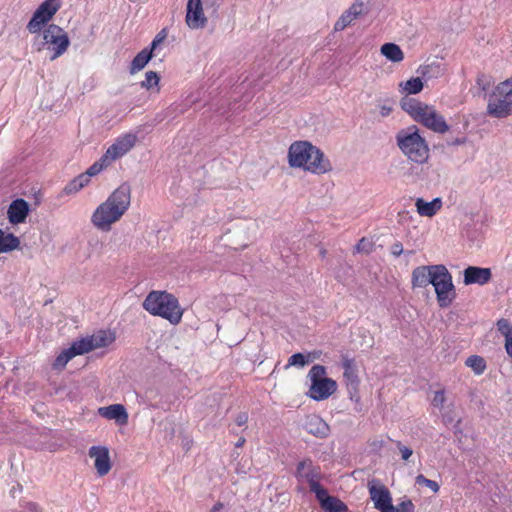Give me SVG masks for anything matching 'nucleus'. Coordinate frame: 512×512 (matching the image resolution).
<instances>
[{
    "label": "nucleus",
    "instance_id": "f257e3e1",
    "mask_svg": "<svg viewBox=\"0 0 512 512\" xmlns=\"http://www.w3.org/2000/svg\"><path fill=\"white\" fill-rule=\"evenodd\" d=\"M131 202V186L129 183H122L101 203L93 212L92 224L101 231L108 232L111 225L117 222L128 210Z\"/></svg>",
    "mask_w": 512,
    "mask_h": 512
},
{
    "label": "nucleus",
    "instance_id": "f03ea898",
    "mask_svg": "<svg viewBox=\"0 0 512 512\" xmlns=\"http://www.w3.org/2000/svg\"><path fill=\"white\" fill-rule=\"evenodd\" d=\"M291 167L304 168L315 174H324L332 170L330 161L324 153L308 141H296L288 151Z\"/></svg>",
    "mask_w": 512,
    "mask_h": 512
},
{
    "label": "nucleus",
    "instance_id": "7ed1b4c3",
    "mask_svg": "<svg viewBox=\"0 0 512 512\" xmlns=\"http://www.w3.org/2000/svg\"><path fill=\"white\" fill-rule=\"evenodd\" d=\"M142 306L151 315L160 316L173 325L180 323L182 319L183 310L178 299L166 291H151Z\"/></svg>",
    "mask_w": 512,
    "mask_h": 512
},
{
    "label": "nucleus",
    "instance_id": "20e7f679",
    "mask_svg": "<svg viewBox=\"0 0 512 512\" xmlns=\"http://www.w3.org/2000/svg\"><path fill=\"white\" fill-rule=\"evenodd\" d=\"M399 149L415 163H425L429 158V148L425 139L419 134L417 126L412 125L400 130L396 135Z\"/></svg>",
    "mask_w": 512,
    "mask_h": 512
},
{
    "label": "nucleus",
    "instance_id": "39448f33",
    "mask_svg": "<svg viewBox=\"0 0 512 512\" xmlns=\"http://www.w3.org/2000/svg\"><path fill=\"white\" fill-rule=\"evenodd\" d=\"M487 114L497 119L512 115V77L494 88L489 96Z\"/></svg>",
    "mask_w": 512,
    "mask_h": 512
},
{
    "label": "nucleus",
    "instance_id": "423d86ee",
    "mask_svg": "<svg viewBox=\"0 0 512 512\" xmlns=\"http://www.w3.org/2000/svg\"><path fill=\"white\" fill-rule=\"evenodd\" d=\"M326 367L316 364L312 366L308 376L311 380L308 395L316 401L329 398L337 390V383L332 378L325 377Z\"/></svg>",
    "mask_w": 512,
    "mask_h": 512
},
{
    "label": "nucleus",
    "instance_id": "0eeeda50",
    "mask_svg": "<svg viewBox=\"0 0 512 512\" xmlns=\"http://www.w3.org/2000/svg\"><path fill=\"white\" fill-rule=\"evenodd\" d=\"M436 270V281L433 282L438 304L441 308L450 306L456 297L452 275L445 265L438 264L432 267Z\"/></svg>",
    "mask_w": 512,
    "mask_h": 512
},
{
    "label": "nucleus",
    "instance_id": "6e6552de",
    "mask_svg": "<svg viewBox=\"0 0 512 512\" xmlns=\"http://www.w3.org/2000/svg\"><path fill=\"white\" fill-rule=\"evenodd\" d=\"M35 43L39 51H49L53 61L67 50L70 40L67 34H38Z\"/></svg>",
    "mask_w": 512,
    "mask_h": 512
},
{
    "label": "nucleus",
    "instance_id": "1a4fd4ad",
    "mask_svg": "<svg viewBox=\"0 0 512 512\" xmlns=\"http://www.w3.org/2000/svg\"><path fill=\"white\" fill-rule=\"evenodd\" d=\"M60 0H45L34 12L27 28L29 32H40L60 9Z\"/></svg>",
    "mask_w": 512,
    "mask_h": 512
},
{
    "label": "nucleus",
    "instance_id": "9d476101",
    "mask_svg": "<svg viewBox=\"0 0 512 512\" xmlns=\"http://www.w3.org/2000/svg\"><path fill=\"white\" fill-rule=\"evenodd\" d=\"M370 0H356L346 11L342 13L334 25V32H340L351 26L355 20L367 14Z\"/></svg>",
    "mask_w": 512,
    "mask_h": 512
},
{
    "label": "nucleus",
    "instance_id": "9b49d317",
    "mask_svg": "<svg viewBox=\"0 0 512 512\" xmlns=\"http://www.w3.org/2000/svg\"><path fill=\"white\" fill-rule=\"evenodd\" d=\"M342 368L344 370L343 377L345 379L347 389L351 400H359L358 390L360 380L357 374V367L354 358H350L347 354L341 356Z\"/></svg>",
    "mask_w": 512,
    "mask_h": 512
},
{
    "label": "nucleus",
    "instance_id": "f8f14e48",
    "mask_svg": "<svg viewBox=\"0 0 512 512\" xmlns=\"http://www.w3.org/2000/svg\"><path fill=\"white\" fill-rule=\"evenodd\" d=\"M370 498L380 512H394L392 497L388 488L382 484L369 486Z\"/></svg>",
    "mask_w": 512,
    "mask_h": 512
},
{
    "label": "nucleus",
    "instance_id": "ddd939ff",
    "mask_svg": "<svg viewBox=\"0 0 512 512\" xmlns=\"http://www.w3.org/2000/svg\"><path fill=\"white\" fill-rule=\"evenodd\" d=\"M167 34H157L149 47L141 50L132 60L130 65V73L133 74L142 70L147 63L152 59L153 52L156 48L166 39Z\"/></svg>",
    "mask_w": 512,
    "mask_h": 512
},
{
    "label": "nucleus",
    "instance_id": "4468645a",
    "mask_svg": "<svg viewBox=\"0 0 512 512\" xmlns=\"http://www.w3.org/2000/svg\"><path fill=\"white\" fill-rule=\"evenodd\" d=\"M88 455L94 459L95 469L99 476H105L111 470L112 464L109 456V449L106 446H92Z\"/></svg>",
    "mask_w": 512,
    "mask_h": 512
},
{
    "label": "nucleus",
    "instance_id": "2eb2a0df",
    "mask_svg": "<svg viewBox=\"0 0 512 512\" xmlns=\"http://www.w3.org/2000/svg\"><path fill=\"white\" fill-rule=\"evenodd\" d=\"M137 136L134 134H125L118 138L105 152L106 158H110L112 161L122 157L128 151H130L136 144Z\"/></svg>",
    "mask_w": 512,
    "mask_h": 512
},
{
    "label": "nucleus",
    "instance_id": "dca6fc26",
    "mask_svg": "<svg viewBox=\"0 0 512 512\" xmlns=\"http://www.w3.org/2000/svg\"><path fill=\"white\" fill-rule=\"evenodd\" d=\"M417 122L421 123L425 127L431 129L437 133H445L449 127L440 114H438L433 108L429 107V110H425L418 118Z\"/></svg>",
    "mask_w": 512,
    "mask_h": 512
},
{
    "label": "nucleus",
    "instance_id": "f3484780",
    "mask_svg": "<svg viewBox=\"0 0 512 512\" xmlns=\"http://www.w3.org/2000/svg\"><path fill=\"white\" fill-rule=\"evenodd\" d=\"M463 276V282L465 285H485L491 281L492 272L490 268L468 266L464 269Z\"/></svg>",
    "mask_w": 512,
    "mask_h": 512
},
{
    "label": "nucleus",
    "instance_id": "a211bd4d",
    "mask_svg": "<svg viewBox=\"0 0 512 512\" xmlns=\"http://www.w3.org/2000/svg\"><path fill=\"white\" fill-rule=\"evenodd\" d=\"M30 212L29 203L22 199L17 198L11 202L8 207L7 217L11 224L17 225L25 222Z\"/></svg>",
    "mask_w": 512,
    "mask_h": 512
},
{
    "label": "nucleus",
    "instance_id": "6ab92c4d",
    "mask_svg": "<svg viewBox=\"0 0 512 512\" xmlns=\"http://www.w3.org/2000/svg\"><path fill=\"white\" fill-rule=\"evenodd\" d=\"M434 265L418 266L412 271V287L425 288L436 281V270L431 268Z\"/></svg>",
    "mask_w": 512,
    "mask_h": 512
},
{
    "label": "nucleus",
    "instance_id": "aec40b11",
    "mask_svg": "<svg viewBox=\"0 0 512 512\" xmlns=\"http://www.w3.org/2000/svg\"><path fill=\"white\" fill-rule=\"evenodd\" d=\"M206 21L201 0H188L186 22L191 29L201 28Z\"/></svg>",
    "mask_w": 512,
    "mask_h": 512
},
{
    "label": "nucleus",
    "instance_id": "412c9836",
    "mask_svg": "<svg viewBox=\"0 0 512 512\" xmlns=\"http://www.w3.org/2000/svg\"><path fill=\"white\" fill-rule=\"evenodd\" d=\"M98 414L106 419L115 420L119 425H125L128 422V413L122 404L100 407Z\"/></svg>",
    "mask_w": 512,
    "mask_h": 512
},
{
    "label": "nucleus",
    "instance_id": "4be33fe9",
    "mask_svg": "<svg viewBox=\"0 0 512 512\" xmlns=\"http://www.w3.org/2000/svg\"><path fill=\"white\" fill-rule=\"evenodd\" d=\"M320 507L325 512H347V505L336 496H331L328 491H324L322 495L316 497Z\"/></svg>",
    "mask_w": 512,
    "mask_h": 512
},
{
    "label": "nucleus",
    "instance_id": "5701e85b",
    "mask_svg": "<svg viewBox=\"0 0 512 512\" xmlns=\"http://www.w3.org/2000/svg\"><path fill=\"white\" fill-rule=\"evenodd\" d=\"M305 429L309 434L318 438H326L330 433L329 425L316 415L307 418Z\"/></svg>",
    "mask_w": 512,
    "mask_h": 512
},
{
    "label": "nucleus",
    "instance_id": "b1692460",
    "mask_svg": "<svg viewBox=\"0 0 512 512\" xmlns=\"http://www.w3.org/2000/svg\"><path fill=\"white\" fill-rule=\"evenodd\" d=\"M401 108L407 112L415 121L421 116L425 110H429V106L414 98L405 96L400 101Z\"/></svg>",
    "mask_w": 512,
    "mask_h": 512
},
{
    "label": "nucleus",
    "instance_id": "393cba45",
    "mask_svg": "<svg viewBox=\"0 0 512 512\" xmlns=\"http://www.w3.org/2000/svg\"><path fill=\"white\" fill-rule=\"evenodd\" d=\"M320 468L316 466H312L309 468L306 472H303L299 478H305L306 481L309 484L310 491L315 493V496L322 495L324 491L327 489L324 488L319 482L318 479H320Z\"/></svg>",
    "mask_w": 512,
    "mask_h": 512
},
{
    "label": "nucleus",
    "instance_id": "a878e982",
    "mask_svg": "<svg viewBox=\"0 0 512 512\" xmlns=\"http://www.w3.org/2000/svg\"><path fill=\"white\" fill-rule=\"evenodd\" d=\"M415 205L417 212L421 216L432 217L437 213L438 210L441 209L442 201L440 198H435L430 202H426L422 198H418Z\"/></svg>",
    "mask_w": 512,
    "mask_h": 512
},
{
    "label": "nucleus",
    "instance_id": "bb28decb",
    "mask_svg": "<svg viewBox=\"0 0 512 512\" xmlns=\"http://www.w3.org/2000/svg\"><path fill=\"white\" fill-rule=\"evenodd\" d=\"M20 246V239L13 233H5L0 229V253H8Z\"/></svg>",
    "mask_w": 512,
    "mask_h": 512
},
{
    "label": "nucleus",
    "instance_id": "cd10ccee",
    "mask_svg": "<svg viewBox=\"0 0 512 512\" xmlns=\"http://www.w3.org/2000/svg\"><path fill=\"white\" fill-rule=\"evenodd\" d=\"M381 54L392 62H400L404 58L401 48L395 43H385L381 46Z\"/></svg>",
    "mask_w": 512,
    "mask_h": 512
},
{
    "label": "nucleus",
    "instance_id": "c85d7f7f",
    "mask_svg": "<svg viewBox=\"0 0 512 512\" xmlns=\"http://www.w3.org/2000/svg\"><path fill=\"white\" fill-rule=\"evenodd\" d=\"M89 339L91 341L92 350L107 347L114 341V337L111 334H107L105 331H99L90 336Z\"/></svg>",
    "mask_w": 512,
    "mask_h": 512
},
{
    "label": "nucleus",
    "instance_id": "c756f323",
    "mask_svg": "<svg viewBox=\"0 0 512 512\" xmlns=\"http://www.w3.org/2000/svg\"><path fill=\"white\" fill-rule=\"evenodd\" d=\"M399 86L407 95H409L421 92L424 85L420 77H415L407 80L406 82H401Z\"/></svg>",
    "mask_w": 512,
    "mask_h": 512
},
{
    "label": "nucleus",
    "instance_id": "7c9ffc66",
    "mask_svg": "<svg viewBox=\"0 0 512 512\" xmlns=\"http://www.w3.org/2000/svg\"><path fill=\"white\" fill-rule=\"evenodd\" d=\"M465 364L470 367L477 375H481L486 369L485 359L478 355L469 356L466 359Z\"/></svg>",
    "mask_w": 512,
    "mask_h": 512
},
{
    "label": "nucleus",
    "instance_id": "2f4dec72",
    "mask_svg": "<svg viewBox=\"0 0 512 512\" xmlns=\"http://www.w3.org/2000/svg\"><path fill=\"white\" fill-rule=\"evenodd\" d=\"M75 356L71 347L64 349L54 360L53 368L56 370L64 369L67 363Z\"/></svg>",
    "mask_w": 512,
    "mask_h": 512
},
{
    "label": "nucleus",
    "instance_id": "473e14b6",
    "mask_svg": "<svg viewBox=\"0 0 512 512\" xmlns=\"http://www.w3.org/2000/svg\"><path fill=\"white\" fill-rule=\"evenodd\" d=\"M70 347L72 348L76 356L92 351L91 341L89 337L74 341Z\"/></svg>",
    "mask_w": 512,
    "mask_h": 512
},
{
    "label": "nucleus",
    "instance_id": "72a5a7b5",
    "mask_svg": "<svg viewBox=\"0 0 512 512\" xmlns=\"http://www.w3.org/2000/svg\"><path fill=\"white\" fill-rule=\"evenodd\" d=\"M113 161L110 158H106V153L95 163H93L88 169L87 174L92 177L99 174L104 168L108 167Z\"/></svg>",
    "mask_w": 512,
    "mask_h": 512
},
{
    "label": "nucleus",
    "instance_id": "f704fd0d",
    "mask_svg": "<svg viewBox=\"0 0 512 512\" xmlns=\"http://www.w3.org/2000/svg\"><path fill=\"white\" fill-rule=\"evenodd\" d=\"M417 72L422 76V78L431 79L433 77H437L440 74L441 69L439 64L432 63L420 66Z\"/></svg>",
    "mask_w": 512,
    "mask_h": 512
},
{
    "label": "nucleus",
    "instance_id": "c9c22d12",
    "mask_svg": "<svg viewBox=\"0 0 512 512\" xmlns=\"http://www.w3.org/2000/svg\"><path fill=\"white\" fill-rule=\"evenodd\" d=\"M493 83L494 80L492 76L485 73H479L477 75L476 84L482 92L486 93Z\"/></svg>",
    "mask_w": 512,
    "mask_h": 512
},
{
    "label": "nucleus",
    "instance_id": "e433bc0d",
    "mask_svg": "<svg viewBox=\"0 0 512 512\" xmlns=\"http://www.w3.org/2000/svg\"><path fill=\"white\" fill-rule=\"evenodd\" d=\"M415 482L418 485H424V486L428 487L434 493L438 492L439 489H440V487H439V485H438V483L436 481L430 480V479L426 478L422 474H419V475L416 476Z\"/></svg>",
    "mask_w": 512,
    "mask_h": 512
},
{
    "label": "nucleus",
    "instance_id": "4c0bfd02",
    "mask_svg": "<svg viewBox=\"0 0 512 512\" xmlns=\"http://www.w3.org/2000/svg\"><path fill=\"white\" fill-rule=\"evenodd\" d=\"M354 251L356 253L369 254L373 251V243L371 241H369L368 239H366L365 237H363L355 245Z\"/></svg>",
    "mask_w": 512,
    "mask_h": 512
},
{
    "label": "nucleus",
    "instance_id": "58836bf2",
    "mask_svg": "<svg viewBox=\"0 0 512 512\" xmlns=\"http://www.w3.org/2000/svg\"><path fill=\"white\" fill-rule=\"evenodd\" d=\"M159 79L160 78L156 72L148 71L145 74V80L141 82V87L150 89L158 84Z\"/></svg>",
    "mask_w": 512,
    "mask_h": 512
},
{
    "label": "nucleus",
    "instance_id": "ea45409f",
    "mask_svg": "<svg viewBox=\"0 0 512 512\" xmlns=\"http://www.w3.org/2000/svg\"><path fill=\"white\" fill-rule=\"evenodd\" d=\"M497 329L498 331L505 336L507 339L508 337H512V325L507 319L501 318L497 321Z\"/></svg>",
    "mask_w": 512,
    "mask_h": 512
},
{
    "label": "nucleus",
    "instance_id": "a19ab883",
    "mask_svg": "<svg viewBox=\"0 0 512 512\" xmlns=\"http://www.w3.org/2000/svg\"><path fill=\"white\" fill-rule=\"evenodd\" d=\"M308 363L305 355L302 353H295L288 359V366H300L303 367Z\"/></svg>",
    "mask_w": 512,
    "mask_h": 512
},
{
    "label": "nucleus",
    "instance_id": "79ce46f5",
    "mask_svg": "<svg viewBox=\"0 0 512 512\" xmlns=\"http://www.w3.org/2000/svg\"><path fill=\"white\" fill-rule=\"evenodd\" d=\"M271 501L278 504L280 508H284L290 503V494L288 492L277 493L274 498H271Z\"/></svg>",
    "mask_w": 512,
    "mask_h": 512
},
{
    "label": "nucleus",
    "instance_id": "37998d69",
    "mask_svg": "<svg viewBox=\"0 0 512 512\" xmlns=\"http://www.w3.org/2000/svg\"><path fill=\"white\" fill-rule=\"evenodd\" d=\"M313 466V462L310 458L303 459L297 464L295 476L299 478L303 472H306L309 468Z\"/></svg>",
    "mask_w": 512,
    "mask_h": 512
},
{
    "label": "nucleus",
    "instance_id": "c03bdc74",
    "mask_svg": "<svg viewBox=\"0 0 512 512\" xmlns=\"http://www.w3.org/2000/svg\"><path fill=\"white\" fill-rule=\"evenodd\" d=\"M81 184L82 183H79L77 178L75 177L64 187L63 192L68 195L76 193L82 189Z\"/></svg>",
    "mask_w": 512,
    "mask_h": 512
},
{
    "label": "nucleus",
    "instance_id": "a18cd8bd",
    "mask_svg": "<svg viewBox=\"0 0 512 512\" xmlns=\"http://www.w3.org/2000/svg\"><path fill=\"white\" fill-rule=\"evenodd\" d=\"M394 512H414L415 506L410 499L402 501L398 506H394Z\"/></svg>",
    "mask_w": 512,
    "mask_h": 512
},
{
    "label": "nucleus",
    "instance_id": "49530a36",
    "mask_svg": "<svg viewBox=\"0 0 512 512\" xmlns=\"http://www.w3.org/2000/svg\"><path fill=\"white\" fill-rule=\"evenodd\" d=\"M446 401L445 392L444 390H438L434 394V398L432 400V404L435 407L443 408V405Z\"/></svg>",
    "mask_w": 512,
    "mask_h": 512
},
{
    "label": "nucleus",
    "instance_id": "de8ad7c7",
    "mask_svg": "<svg viewBox=\"0 0 512 512\" xmlns=\"http://www.w3.org/2000/svg\"><path fill=\"white\" fill-rule=\"evenodd\" d=\"M396 446L399 449L401 457L404 461H407L412 456V449L403 445L400 441H396Z\"/></svg>",
    "mask_w": 512,
    "mask_h": 512
},
{
    "label": "nucleus",
    "instance_id": "09e8293b",
    "mask_svg": "<svg viewBox=\"0 0 512 512\" xmlns=\"http://www.w3.org/2000/svg\"><path fill=\"white\" fill-rule=\"evenodd\" d=\"M402 253H403V246H402V243H401V242H395V243L391 246V254H392V255H394L395 257H398V256H400Z\"/></svg>",
    "mask_w": 512,
    "mask_h": 512
},
{
    "label": "nucleus",
    "instance_id": "8fccbe9b",
    "mask_svg": "<svg viewBox=\"0 0 512 512\" xmlns=\"http://www.w3.org/2000/svg\"><path fill=\"white\" fill-rule=\"evenodd\" d=\"M249 240V236L247 233H244L243 235V242H235L233 240H229L230 243L234 246V249H238V247L245 248L248 246L247 241Z\"/></svg>",
    "mask_w": 512,
    "mask_h": 512
},
{
    "label": "nucleus",
    "instance_id": "3c124183",
    "mask_svg": "<svg viewBox=\"0 0 512 512\" xmlns=\"http://www.w3.org/2000/svg\"><path fill=\"white\" fill-rule=\"evenodd\" d=\"M77 180L79 183H82L81 184V188L85 187L86 185H88V183L90 182V176L87 174V172L85 173H82L78 176H76Z\"/></svg>",
    "mask_w": 512,
    "mask_h": 512
},
{
    "label": "nucleus",
    "instance_id": "603ef678",
    "mask_svg": "<svg viewBox=\"0 0 512 512\" xmlns=\"http://www.w3.org/2000/svg\"><path fill=\"white\" fill-rule=\"evenodd\" d=\"M454 420L455 417L452 411H447L442 415V421L445 425L451 424Z\"/></svg>",
    "mask_w": 512,
    "mask_h": 512
},
{
    "label": "nucleus",
    "instance_id": "864d4df0",
    "mask_svg": "<svg viewBox=\"0 0 512 512\" xmlns=\"http://www.w3.org/2000/svg\"><path fill=\"white\" fill-rule=\"evenodd\" d=\"M248 421V415L245 412L239 413L235 419V422L238 426H243Z\"/></svg>",
    "mask_w": 512,
    "mask_h": 512
},
{
    "label": "nucleus",
    "instance_id": "5fc2aeb1",
    "mask_svg": "<svg viewBox=\"0 0 512 512\" xmlns=\"http://www.w3.org/2000/svg\"><path fill=\"white\" fill-rule=\"evenodd\" d=\"M466 137H461V138H455L453 140H448L447 143L448 145H461V144H464L466 142Z\"/></svg>",
    "mask_w": 512,
    "mask_h": 512
},
{
    "label": "nucleus",
    "instance_id": "6e6d98bb",
    "mask_svg": "<svg viewBox=\"0 0 512 512\" xmlns=\"http://www.w3.org/2000/svg\"><path fill=\"white\" fill-rule=\"evenodd\" d=\"M505 348L507 354L512 356V336L506 339Z\"/></svg>",
    "mask_w": 512,
    "mask_h": 512
},
{
    "label": "nucleus",
    "instance_id": "4d7b16f0",
    "mask_svg": "<svg viewBox=\"0 0 512 512\" xmlns=\"http://www.w3.org/2000/svg\"><path fill=\"white\" fill-rule=\"evenodd\" d=\"M392 111V108L391 107H388L386 105H382L380 107V114L383 116V117H386L388 116Z\"/></svg>",
    "mask_w": 512,
    "mask_h": 512
},
{
    "label": "nucleus",
    "instance_id": "13d9d810",
    "mask_svg": "<svg viewBox=\"0 0 512 512\" xmlns=\"http://www.w3.org/2000/svg\"><path fill=\"white\" fill-rule=\"evenodd\" d=\"M224 508V504L220 501L216 502L209 512H219Z\"/></svg>",
    "mask_w": 512,
    "mask_h": 512
},
{
    "label": "nucleus",
    "instance_id": "bf43d9fd",
    "mask_svg": "<svg viewBox=\"0 0 512 512\" xmlns=\"http://www.w3.org/2000/svg\"><path fill=\"white\" fill-rule=\"evenodd\" d=\"M460 423H461V419L457 420L455 425H454V434H459V433H462V430L460 428Z\"/></svg>",
    "mask_w": 512,
    "mask_h": 512
},
{
    "label": "nucleus",
    "instance_id": "052dcab7",
    "mask_svg": "<svg viewBox=\"0 0 512 512\" xmlns=\"http://www.w3.org/2000/svg\"><path fill=\"white\" fill-rule=\"evenodd\" d=\"M27 507L29 508V510L31 511H35L37 512L38 511V504L37 503H34V502H30L27 504Z\"/></svg>",
    "mask_w": 512,
    "mask_h": 512
},
{
    "label": "nucleus",
    "instance_id": "680f3d73",
    "mask_svg": "<svg viewBox=\"0 0 512 512\" xmlns=\"http://www.w3.org/2000/svg\"><path fill=\"white\" fill-rule=\"evenodd\" d=\"M244 441H245V440H244L243 438H242V439H239V440H238V442L236 443V447H240V446H242V445H243V443H244Z\"/></svg>",
    "mask_w": 512,
    "mask_h": 512
},
{
    "label": "nucleus",
    "instance_id": "e2e57ef3",
    "mask_svg": "<svg viewBox=\"0 0 512 512\" xmlns=\"http://www.w3.org/2000/svg\"><path fill=\"white\" fill-rule=\"evenodd\" d=\"M52 27L57 28L58 32H62L61 28H58L57 26H51L50 28H52Z\"/></svg>",
    "mask_w": 512,
    "mask_h": 512
}]
</instances>
